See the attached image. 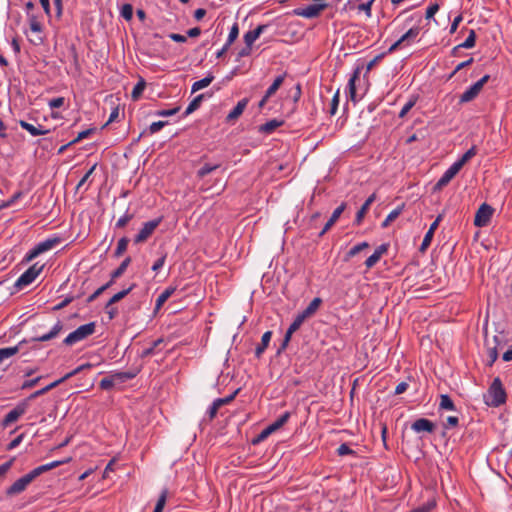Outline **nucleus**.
I'll use <instances>...</instances> for the list:
<instances>
[{
  "label": "nucleus",
  "instance_id": "nucleus-14",
  "mask_svg": "<svg viewBox=\"0 0 512 512\" xmlns=\"http://www.w3.org/2000/svg\"><path fill=\"white\" fill-rule=\"evenodd\" d=\"M345 208H346V204L342 203L339 207H337L333 211L331 217L329 218V220L327 221V223L323 227V229L320 232L319 236H323L336 223V221L339 219V217L341 216V214L343 213Z\"/></svg>",
  "mask_w": 512,
  "mask_h": 512
},
{
  "label": "nucleus",
  "instance_id": "nucleus-55",
  "mask_svg": "<svg viewBox=\"0 0 512 512\" xmlns=\"http://www.w3.org/2000/svg\"><path fill=\"white\" fill-rule=\"evenodd\" d=\"M165 125H167V122L166 121H157V122H153L150 126H149V131H150V134H155L157 133L158 131H160Z\"/></svg>",
  "mask_w": 512,
  "mask_h": 512
},
{
  "label": "nucleus",
  "instance_id": "nucleus-53",
  "mask_svg": "<svg viewBox=\"0 0 512 512\" xmlns=\"http://www.w3.org/2000/svg\"><path fill=\"white\" fill-rule=\"evenodd\" d=\"M374 0H369L365 3H361L358 5L357 9L358 11H363L367 15V17L371 16V6Z\"/></svg>",
  "mask_w": 512,
  "mask_h": 512
},
{
  "label": "nucleus",
  "instance_id": "nucleus-11",
  "mask_svg": "<svg viewBox=\"0 0 512 512\" xmlns=\"http://www.w3.org/2000/svg\"><path fill=\"white\" fill-rule=\"evenodd\" d=\"M411 429L416 433H433L435 430V424L429 419L419 418L412 423Z\"/></svg>",
  "mask_w": 512,
  "mask_h": 512
},
{
  "label": "nucleus",
  "instance_id": "nucleus-9",
  "mask_svg": "<svg viewBox=\"0 0 512 512\" xmlns=\"http://www.w3.org/2000/svg\"><path fill=\"white\" fill-rule=\"evenodd\" d=\"M493 208L483 203L477 210L474 218V225L476 227H485L489 224L491 217L493 215Z\"/></svg>",
  "mask_w": 512,
  "mask_h": 512
},
{
  "label": "nucleus",
  "instance_id": "nucleus-29",
  "mask_svg": "<svg viewBox=\"0 0 512 512\" xmlns=\"http://www.w3.org/2000/svg\"><path fill=\"white\" fill-rule=\"evenodd\" d=\"M403 208H404V204H402L401 206H398L396 209L392 210L388 216L386 217V219L382 222V228H387L393 221H395L399 215L402 213L403 211Z\"/></svg>",
  "mask_w": 512,
  "mask_h": 512
},
{
  "label": "nucleus",
  "instance_id": "nucleus-27",
  "mask_svg": "<svg viewBox=\"0 0 512 512\" xmlns=\"http://www.w3.org/2000/svg\"><path fill=\"white\" fill-rule=\"evenodd\" d=\"M213 80H214V76L211 73H209L203 79L194 82L192 85V89H191L192 93H195L201 89L208 87L212 83Z\"/></svg>",
  "mask_w": 512,
  "mask_h": 512
},
{
  "label": "nucleus",
  "instance_id": "nucleus-32",
  "mask_svg": "<svg viewBox=\"0 0 512 512\" xmlns=\"http://www.w3.org/2000/svg\"><path fill=\"white\" fill-rule=\"evenodd\" d=\"M133 286H130L129 288L127 289H124L118 293H116L115 295H113L110 300L108 301V303L106 304V309H108L110 306H112L113 304L119 302L120 300H122L124 297H126L130 292L131 290L133 289Z\"/></svg>",
  "mask_w": 512,
  "mask_h": 512
},
{
  "label": "nucleus",
  "instance_id": "nucleus-56",
  "mask_svg": "<svg viewBox=\"0 0 512 512\" xmlns=\"http://www.w3.org/2000/svg\"><path fill=\"white\" fill-rule=\"evenodd\" d=\"M179 110H180V107H175L172 109H163V110L157 111L156 115L161 116V117H168V116L175 115Z\"/></svg>",
  "mask_w": 512,
  "mask_h": 512
},
{
  "label": "nucleus",
  "instance_id": "nucleus-43",
  "mask_svg": "<svg viewBox=\"0 0 512 512\" xmlns=\"http://www.w3.org/2000/svg\"><path fill=\"white\" fill-rule=\"evenodd\" d=\"M167 495H168V490L167 489H164L162 490L159 498H158V501L156 503V506H155V510L160 511L162 512L163 509H164V506L166 504V500H167Z\"/></svg>",
  "mask_w": 512,
  "mask_h": 512
},
{
  "label": "nucleus",
  "instance_id": "nucleus-52",
  "mask_svg": "<svg viewBox=\"0 0 512 512\" xmlns=\"http://www.w3.org/2000/svg\"><path fill=\"white\" fill-rule=\"evenodd\" d=\"M62 329L63 323L61 321H57L55 325L51 328V330L48 332V334L50 335L51 339H54L60 334Z\"/></svg>",
  "mask_w": 512,
  "mask_h": 512
},
{
  "label": "nucleus",
  "instance_id": "nucleus-21",
  "mask_svg": "<svg viewBox=\"0 0 512 512\" xmlns=\"http://www.w3.org/2000/svg\"><path fill=\"white\" fill-rule=\"evenodd\" d=\"M361 70H362V68L360 66H358L354 70L352 76L350 77V79L348 81V86L347 87H348L350 98L353 101L356 100V85H355V82H356V80L359 79Z\"/></svg>",
  "mask_w": 512,
  "mask_h": 512
},
{
  "label": "nucleus",
  "instance_id": "nucleus-1",
  "mask_svg": "<svg viewBox=\"0 0 512 512\" xmlns=\"http://www.w3.org/2000/svg\"><path fill=\"white\" fill-rule=\"evenodd\" d=\"M486 403L489 406L498 407L505 403L506 393L503 388L501 380L497 377L490 385L487 394L485 395Z\"/></svg>",
  "mask_w": 512,
  "mask_h": 512
},
{
  "label": "nucleus",
  "instance_id": "nucleus-7",
  "mask_svg": "<svg viewBox=\"0 0 512 512\" xmlns=\"http://www.w3.org/2000/svg\"><path fill=\"white\" fill-rule=\"evenodd\" d=\"M33 472L25 474L21 478L17 479L7 490L6 494L9 496L17 495L23 492L26 487L35 479Z\"/></svg>",
  "mask_w": 512,
  "mask_h": 512
},
{
  "label": "nucleus",
  "instance_id": "nucleus-36",
  "mask_svg": "<svg viewBox=\"0 0 512 512\" xmlns=\"http://www.w3.org/2000/svg\"><path fill=\"white\" fill-rule=\"evenodd\" d=\"M220 167V164H205L197 171V177L204 178Z\"/></svg>",
  "mask_w": 512,
  "mask_h": 512
},
{
  "label": "nucleus",
  "instance_id": "nucleus-35",
  "mask_svg": "<svg viewBox=\"0 0 512 512\" xmlns=\"http://www.w3.org/2000/svg\"><path fill=\"white\" fill-rule=\"evenodd\" d=\"M130 263H131V257H126L122 261V263L119 265V267L111 273L112 274V278L113 279H117L120 276H122L124 274V272L126 271V269H127V267L129 266Z\"/></svg>",
  "mask_w": 512,
  "mask_h": 512
},
{
  "label": "nucleus",
  "instance_id": "nucleus-23",
  "mask_svg": "<svg viewBox=\"0 0 512 512\" xmlns=\"http://www.w3.org/2000/svg\"><path fill=\"white\" fill-rule=\"evenodd\" d=\"M322 303V299L319 297L314 298L309 305L301 312V314L306 318L312 317L317 310L319 309Z\"/></svg>",
  "mask_w": 512,
  "mask_h": 512
},
{
  "label": "nucleus",
  "instance_id": "nucleus-57",
  "mask_svg": "<svg viewBox=\"0 0 512 512\" xmlns=\"http://www.w3.org/2000/svg\"><path fill=\"white\" fill-rule=\"evenodd\" d=\"M337 453L339 456H345L354 454V451L346 443H343L338 447Z\"/></svg>",
  "mask_w": 512,
  "mask_h": 512
},
{
  "label": "nucleus",
  "instance_id": "nucleus-15",
  "mask_svg": "<svg viewBox=\"0 0 512 512\" xmlns=\"http://www.w3.org/2000/svg\"><path fill=\"white\" fill-rule=\"evenodd\" d=\"M267 28L266 25H259L255 29L250 30L244 34V42L247 46H252L253 43L260 37V35Z\"/></svg>",
  "mask_w": 512,
  "mask_h": 512
},
{
  "label": "nucleus",
  "instance_id": "nucleus-34",
  "mask_svg": "<svg viewBox=\"0 0 512 512\" xmlns=\"http://www.w3.org/2000/svg\"><path fill=\"white\" fill-rule=\"evenodd\" d=\"M204 94H200L198 96H196L188 105V107L186 108L185 110V116L191 114L192 112H194L196 109H198L201 105V102L204 98Z\"/></svg>",
  "mask_w": 512,
  "mask_h": 512
},
{
  "label": "nucleus",
  "instance_id": "nucleus-22",
  "mask_svg": "<svg viewBox=\"0 0 512 512\" xmlns=\"http://www.w3.org/2000/svg\"><path fill=\"white\" fill-rule=\"evenodd\" d=\"M376 200V194L373 193L371 194L367 199L366 201L364 202V204L362 205V207L359 209V211L357 212L356 214V223L357 224H360L362 222V219L364 218L365 214L367 213L370 205Z\"/></svg>",
  "mask_w": 512,
  "mask_h": 512
},
{
  "label": "nucleus",
  "instance_id": "nucleus-49",
  "mask_svg": "<svg viewBox=\"0 0 512 512\" xmlns=\"http://www.w3.org/2000/svg\"><path fill=\"white\" fill-rule=\"evenodd\" d=\"M121 16L125 20H131L133 16V7L131 4H124L121 8Z\"/></svg>",
  "mask_w": 512,
  "mask_h": 512
},
{
  "label": "nucleus",
  "instance_id": "nucleus-46",
  "mask_svg": "<svg viewBox=\"0 0 512 512\" xmlns=\"http://www.w3.org/2000/svg\"><path fill=\"white\" fill-rule=\"evenodd\" d=\"M305 320H306V318L301 313H299L295 317L293 322L290 324V326H289L290 331L296 332Z\"/></svg>",
  "mask_w": 512,
  "mask_h": 512
},
{
  "label": "nucleus",
  "instance_id": "nucleus-19",
  "mask_svg": "<svg viewBox=\"0 0 512 512\" xmlns=\"http://www.w3.org/2000/svg\"><path fill=\"white\" fill-rule=\"evenodd\" d=\"M69 458L68 459H65V460H59V461H53V462H50V463H47V464H44V465H41V466H38L36 468H34L32 470L34 476L37 478L38 476H40L42 473L44 472H47L51 469H54L64 463H67L69 462Z\"/></svg>",
  "mask_w": 512,
  "mask_h": 512
},
{
  "label": "nucleus",
  "instance_id": "nucleus-61",
  "mask_svg": "<svg viewBox=\"0 0 512 512\" xmlns=\"http://www.w3.org/2000/svg\"><path fill=\"white\" fill-rule=\"evenodd\" d=\"M136 376V373H132V372H119V373H115V377H117L118 381H125V380H129V379H132Z\"/></svg>",
  "mask_w": 512,
  "mask_h": 512
},
{
  "label": "nucleus",
  "instance_id": "nucleus-20",
  "mask_svg": "<svg viewBox=\"0 0 512 512\" xmlns=\"http://www.w3.org/2000/svg\"><path fill=\"white\" fill-rule=\"evenodd\" d=\"M20 126L24 130L28 131L32 136L46 135L49 132V130L44 129L41 125L35 126L26 121H20Z\"/></svg>",
  "mask_w": 512,
  "mask_h": 512
},
{
  "label": "nucleus",
  "instance_id": "nucleus-59",
  "mask_svg": "<svg viewBox=\"0 0 512 512\" xmlns=\"http://www.w3.org/2000/svg\"><path fill=\"white\" fill-rule=\"evenodd\" d=\"M472 63H473V58H472V57H471V58H469V59H468V60H466V61H463V62L459 63V64L455 67L454 71L451 73V75L449 76V78H452V77H453V76H454L458 71H460V70H462L463 68H465V67H467V66L471 65Z\"/></svg>",
  "mask_w": 512,
  "mask_h": 512
},
{
  "label": "nucleus",
  "instance_id": "nucleus-50",
  "mask_svg": "<svg viewBox=\"0 0 512 512\" xmlns=\"http://www.w3.org/2000/svg\"><path fill=\"white\" fill-rule=\"evenodd\" d=\"M220 407H222L221 406V400H218V399L214 400L212 405L210 406V408L208 410V415H209L210 419H213L217 415V412H218Z\"/></svg>",
  "mask_w": 512,
  "mask_h": 512
},
{
  "label": "nucleus",
  "instance_id": "nucleus-5",
  "mask_svg": "<svg viewBox=\"0 0 512 512\" xmlns=\"http://www.w3.org/2000/svg\"><path fill=\"white\" fill-rule=\"evenodd\" d=\"M489 78V75H484L480 80L470 86L464 93L461 94L459 102L467 103L474 100L481 92L483 86L488 82Z\"/></svg>",
  "mask_w": 512,
  "mask_h": 512
},
{
  "label": "nucleus",
  "instance_id": "nucleus-2",
  "mask_svg": "<svg viewBox=\"0 0 512 512\" xmlns=\"http://www.w3.org/2000/svg\"><path fill=\"white\" fill-rule=\"evenodd\" d=\"M95 332V323L90 322L79 326L76 330L71 332L63 341L67 346H71L77 342H80L92 335Z\"/></svg>",
  "mask_w": 512,
  "mask_h": 512
},
{
  "label": "nucleus",
  "instance_id": "nucleus-18",
  "mask_svg": "<svg viewBox=\"0 0 512 512\" xmlns=\"http://www.w3.org/2000/svg\"><path fill=\"white\" fill-rule=\"evenodd\" d=\"M69 458L68 459H65V460H59V461H53V462H50V463H47V464H44V465H41V466H38L36 468H34L32 470L34 476L37 478L38 476H40L42 473L44 472H47L51 469H54L64 463H67L69 462Z\"/></svg>",
  "mask_w": 512,
  "mask_h": 512
},
{
  "label": "nucleus",
  "instance_id": "nucleus-40",
  "mask_svg": "<svg viewBox=\"0 0 512 512\" xmlns=\"http://www.w3.org/2000/svg\"><path fill=\"white\" fill-rule=\"evenodd\" d=\"M117 380L118 379H117V377H115V374H114L109 377H105V378L101 379L99 386L103 390H108V389H111L115 385V382Z\"/></svg>",
  "mask_w": 512,
  "mask_h": 512
},
{
  "label": "nucleus",
  "instance_id": "nucleus-3",
  "mask_svg": "<svg viewBox=\"0 0 512 512\" xmlns=\"http://www.w3.org/2000/svg\"><path fill=\"white\" fill-rule=\"evenodd\" d=\"M61 242V239L59 237L54 238H48L42 242H39L37 245L34 246L33 249H31L26 257V261H31L37 256H39L42 253H45L51 249H53L56 245H58Z\"/></svg>",
  "mask_w": 512,
  "mask_h": 512
},
{
  "label": "nucleus",
  "instance_id": "nucleus-12",
  "mask_svg": "<svg viewBox=\"0 0 512 512\" xmlns=\"http://www.w3.org/2000/svg\"><path fill=\"white\" fill-rule=\"evenodd\" d=\"M441 220H442V215H438L437 218L434 220V222L430 225L429 230L425 234L424 239H423V241L421 243V246H420V251L421 252L426 251L427 248L430 246L431 241H432L433 236H434V232L438 228L439 223L441 222Z\"/></svg>",
  "mask_w": 512,
  "mask_h": 512
},
{
  "label": "nucleus",
  "instance_id": "nucleus-48",
  "mask_svg": "<svg viewBox=\"0 0 512 512\" xmlns=\"http://www.w3.org/2000/svg\"><path fill=\"white\" fill-rule=\"evenodd\" d=\"M416 97H412L400 110L399 117L403 118L406 116V114L414 107L416 104Z\"/></svg>",
  "mask_w": 512,
  "mask_h": 512
},
{
  "label": "nucleus",
  "instance_id": "nucleus-16",
  "mask_svg": "<svg viewBox=\"0 0 512 512\" xmlns=\"http://www.w3.org/2000/svg\"><path fill=\"white\" fill-rule=\"evenodd\" d=\"M248 104V99L244 98L240 100L237 105L229 112L226 117L227 122H232L238 119Z\"/></svg>",
  "mask_w": 512,
  "mask_h": 512
},
{
  "label": "nucleus",
  "instance_id": "nucleus-33",
  "mask_svg": "<svg viewBox=\"0 0 512 512\" xmlns=\"http://www.w3.org/2000/svg\"><path fill=\"white\" fill-rule=\"evenodd\" d=\"M439 409L440 410H449V411L455 410L454 402L452 401L450 396H448L446 394H442L440 396Z\"/></svg>",
  "mask_w": 512,
  "mask_h": 512
},
{
  "label": "nucleus",
  "instance_id": "nucleus-64",
  "mask_svg": "<svg viewBox=\"0 0 512 512\" xmlns=\"http://www.w3.org/2000/svg\"><path fill=\"white\" fill-rule=\"evenodd\" d=\"M29 24H30V29L33 32H40L42 29L40 22L34 16L31 17Z\"/></svg>",
  "mask_w": 512,
  "mask_h": 512
},
{
  "label": "nucleus",
  "instance_id": "nucleus-25",
  "mask_svg": "<svg viewBox=\"0 0 512 512\" xmlns=\"http://www.w3.org/2000/svg\"><path fill=\"white\" fill-rule=\"evenodd\" d=\"M420 28L418 26H414L410 28L405 34L400 37V42L403 43V46L410 45L416 37L419 35Z\"/></svg>",
  "mask_w": 512,
  "mask_h": 512
},
{
  "label": "nucleus",
  "instance_id": "nucleus-17",
  "mask_svg": "<svg viewBox=\"0 0 512 512\" xmlns=\"http://www.w3.org/2000/svg\"><path fill=\"white\" fill-rule=\"evenodd\" d=\"M386 252H387V245H385V244L380 245L374 251V253L366 259V261H365L366 267L368 269L372 268L380 260L382 255Z\"/></svg>",
  "mask_w": 512,
  "mask_h": 512
},
{
  "label": "nucleus",
  "instance_id": "nucleus-60",
  "mask_svg": "<svg viewBox=\"0 0 512 512\" xmlns=\"http://www.w3.org/2000/svg\"><path fill=\"white\" fill-rule=\"evenodd\" d=\"M459 423V419L457 416H448L446 422L444 423V428L449 429L456 427Z\"/></svg>",
  "mask_w": 512,
  "mask_h": 512
},
{
  "label": "nucleus",
  "instance_id": "nucleus-58",
  "mask_svg": "<svg viewBox=\"0 0 512 512\" xmlns=\"http://www.w3.org/2000/svg\"><path fill=\"white\" fill-rule=\"evenodd\" d=\"M95 131V129L91 128V129H86L84 131H81L80 133H78L77 137L72 141L70 142V144H73V143H76V142H79L81 141L82 139H85L87 138L90 134H92L93 132Z\"/></svg>",
  "mask_w": 512,
  "mask_h": 512
},
{
  "label": "nucleus",
  "instance_id": "nucleus-44",
  "mask_svg": "<svg viewBox=\"0 0 512 512\" xmlns=\"http://www.w3.org/2000/svg\"><path fill=\"white\" fill-rule=\"evenodd\" d=\"M133 217L134 214L126 211V213L117 220L116 228H124L133 219Z\"/></svg>",
  "mask_w": 512,
  "mask_h": 512
},
{
  "label": "nucleus",
  "instance_id": "nucleus-10",
  "mask_svg": "<svg viewBox=\"0 0 512 512\" xmlns=\"http://www.w3.org/2000/svg\"><path fill=\"white\" fill-rule=\"evenodd\" d=\"M462 169V167H460V164L455 162L453 163L445 172L444 174L440 177V179L437 181V183L435 184V187L434 189L435 190H440L442 189L443 187H445L446 185H448V183L456 176V174Z\"/></svg>",
  "mask_w": 512,
  "mask_h": 512
},
{
  "label": "nucleus",
  "instance_id": "nucleus-30",
  "mask_svg": "<svg viewBox=\"0 0 512 512\" xmlns=\"http://www.w3.org/2000/svg\"><path fill=\"white\" fill-rule=\"evenodd\" d=\"M283 124V121H279L277 119H272L265 124L261 125L259 128L260 132L263 133H272L276 128L280 127Z\"/></svg>",
  "mask_w": 512,
  "mask_h": 512
},
{
  "label": "nucleus",
  "instance_id": "nucleus-6",
  "mask_svg": "<svg viewBox=\"0 0 512 512\" xmlns=\"http://www.w3.org/2000/svg\"><path fill=\"white\" fill-rule=\"evenodd\" d=\"M44 265L35 263L27 269L16 281L15 286L22 288L31 284L43 270Z\"/></svg>",
  "mask_w": 512,
  "mask_h": 512
},
{
  "label": "nucleus",
  "instance_id": "nucleus-24",
  "mask_svg": "<svg viewBox=\"0 0 512 512\" xmlns=\"http://www.w3.org/2000/svg\"><path fill=\"white\" fill-rule=\"evenodd\" d=\"M175 291L176 287L169 286L163 292H161V294L156 299L155 310H159Z\"/></svg>",
  "mask_w": 512,
  "mask_h": 512
},
{
  "label": "nucleus",
  "instance_id": "nucleus-62",
  "mask_svg": "<svg viewBox=\"0 0 512 512\" xmlns=\"http://www.w3.org/2000/svg\"><path fill=\"white\" fill-rule=\"evenodd\" d=\"M48 105L51 109L60 108L61 106L64 105V98L63 97L53 98L49 101Z\"/></svg>",
  "mask_w": 512,
  "mask_h": 512
},
{
  "label": "nucleus",
  "instance_id": "nucleus-4",
  "mask_svg": "<svg viewBox=\"0 0 512 512\" xmlns=\"http://www.w3.org/2000/svg\"><path fill=\"white\" fill-rule=\"evenodd\" d=\"M29 408L28 399L20 401L2 420V427L6 428L16 422Z\"/></svg>",
  "mask_w": 512,
  "mask_h": 512
},
{
  "label": "nucleus",
  "instance_id": "nucleus-51",
  "mask_svg": "<svg viewBox=\"0 0 512 512\" xmlns=\"http://www.w3.org/2000/svg\"><path fill=\"white\" fill-rule=\"evenodd\" d=\"M435 505V501H429L423 504L422 506L417 507L409 512H430L435 507Z\"/></svg>",
  "mask_w": 512,
  "mask_h": 512
},
{
  "label": "nucleus",
  "instance_id": "nucleus-13",
  "mask_svg": "<svg viewBox=\"0 0 512 512\" xmlns=\"http://www.w3.org/2000/svg\"><path fill=\"white\" fill-rule=\"evenodd\" d=\"M326 7V4L316 3L308 5L305 8H302L297 12L298 15L303 16L305 18H314L317 17L320 12Z\"/></svg>",
  "mask_w": 512,
  "mask_h": 512
},
{
  "label": "nucleus",
  "instance_id": "nucleus-54",
  "mask_svg": "<svg viewBox=\"0 0 512 512\" xmlns=\"http://www.w3.org/2000/svg\"><path fill=\"white\" fill-rule=\"evenodd\" d=\"M85 368H91V364L87 363V364H83V365L78 366L77 368H75L71 372L65 374L64 375V379L68 380L69 378H71V377L77 375L78 373H80Z\"/></svg>",
  "mask_w": 512,
  "mask_h": 512
},
{
  "label": "nucleus",
  "instance_id": "nucleus-41",
  "mask_svg": "<svg viewBox=\"0 0 512 512\" xmlns=\"http://www.w3.org/2000/svg\"><path fill=\"white\" fill-rule=\"evenodd\" d=\"M128 243L129 239L127 237H122L121 239H119L114 253L116 257L121 256L126 251Z\"/></svg>",
  "mask_w": 512,
  "mask_h": 512
},
{
  "label": "nucleus",
  "instance_id": "nucleus-37",
  "mask_svg": "<svg viewBox=\"0 0 512 512\" xmlns=\"http://www.w3.org/2000/svg\"><path fill=\"white\" fill-rule=\"evenodd\" d=\"M145 87H146V82L144 81V79H140L132 90V93H131L132 99L133 100L139 99L141 94L143 93Z\"/></svg>",
  "mask_w": 512,
  "mask_h": 512
},
{
  "label": "nucleus",
  "instance_id": "nucleus-39",
  "mask_svg": "<svg viewBox=\"0 0 512 512\" xmlns=\"http://www.w3.org/2000/svg\"><path fill=\"white\" fill-rule=\"evenodd\" d=\"M18 351H19L18 346L0 349V362H2L4 359L14 356L15 354L18 353Z\"/></svg>",
  "mask_w": 512,
  "mask_h": 512
},
{
  "label": "nucleus",
  "instance_id": "nucleus-45",
  "mask_svg": "<svg viewBox=\"0 0 512 512\" xmlns=\"http://www.w3.org/2000/svg\"><path fill=\"white\" fill-rule=\"evenodd\" d=\"M238 35H239V26H238V23L235 22L230 29L226 43L228 45H231L237 39Z\"/></svg>",
  "mask_w": 512,
  "mask_h": 512
},
{
  "label": "nucleus",
  "instance_id": "nucleus-26",
  "mask_svg": "<svg viewBox=\"0 0 512 512\" xmlns=\"http://www.w3.org/2000/svg\"><path fill=\"white\" fill-rule=\"evenodd\" d=\"M271 337H272L271 331H267L262 335L261 343L255 349V355L257 358H259L263 354L265 349L268 347Z\"/></svg>",
  "mask_w": 512,
  "mask_h": 512
},
{
  "label": "nucleus",
  "instance_id": "nucleus-28",
  "mask_svg": "<svg viewBox=\"0 0 512 512\" xmlns=\"http://www.w3.org/2000/svg\"><path fill=\"white\" fill-rule=\"evenodd\" d=\"M286 74L279 75L275 78L273 83L270 85V87L266 90V98L272 97L276 91L280 88V86L283 84Z\"/></svg>",
  "mask_w": 512,
  "mask_h": 512
},
{
  "label": "nucleus",
  "instance_id": "nucleus-42",
  "mask_svg": "<svg viewBox=\"0 0 512 512\" xmlns=\"http://www.w3.org/2000/svg\"><path fill=\"white\" fill-rule=\"evenodd\" d=\"M369 247V244L367 242H362V243H359L355 246H353L347 253L346 255V258L347 260L351 257H354L355 255H357L359 252H361L362 250L366 249Z\"/></svg>",
  "mask_w": 512,
  "mask_h": 512
},
{
  "label": "nucleus",
  "instance_id": "nucleus-63",
  "mask_svg": "<svg viewBox=\"0 0 512 512\" xmlns=\"http://www.w3.org/2000/svg\"><path fill=\"white\" fill-rule=\"evenodd\" d=\"M439 10V5L438 4H432L430 5L427 10H426V18L427 19H430L432 18Z\"/></svg>",
  "mask_w": 512,
  "mask_h": 512
},
{
  "label": "nucleus",
  "instance_id": "nucleus-31",
  "mask_svg": "<svg viewBox=\"0 0 512 512\" xmlns=\"http://www.w3.org/2000/svg\"><path fill=\"white\" fill-rule=\"evenodd\" d=\"M475 41H476V33L474 30H470L469 35L466 38V40L463 43L456 46L453 49V52H456L460 48H466V49L473 48L475 46Z\"/></svg>",
  "mask_w": 512,
  "mask_h": 512
},
{
  "label": "nucleus",
  "instance_id": "nucleus-8",
  "mask_svg": "<svg viewBox=\"0 0 512 512\" xmlns=\"http://www.w3.org/2000/svg\"><path fill=\"white\" fill-rule=\"evenodd\" d=\"M162 219L157 218L151 221H148L143 224V227L140 229L138 234L134 238V242L136 244L145 242L155 231V229L160 225Z\"/></svg>",
  "mask_w": 512,
  "mask_h": 512
},
{
  "label": "nucleus",
  "instance_id": "nucleus-47",
  "mask_svg": "<svg viewBox=\"0 0 512 512\" xmlns=\"http://www.w3.org/2000/svg\"><path fill=\"white\" fill-rule=\"evenodd\" d=\"M290 418V412H285L284 414H282L277 420H275L273 423H271L273 425V427L278 430L280 429L285 423H287V421L289 420Z\"/></svg>",
  "mask_w": 512,
  "mask_h": 512
},
{
  "label": "nucleus",
  "instance_id": "nucleus-38",
  "mask_svg": "<svg viewBox=\"0 0 512 512\" xmlns=\"http://www.w3.org/2000/svg\"><path fill=\"white\" fill-rule=\"evenodd\" d=\"M476 153H477L476 147L472 146L456 162L460 164V167H463L471 158H473L476 155Z\"/></svg>",
  "mask_w": 512,
  "mask_h": 512
}]
</instances>
